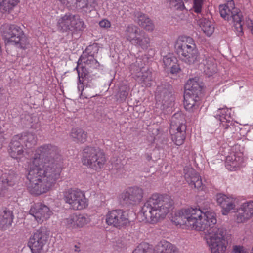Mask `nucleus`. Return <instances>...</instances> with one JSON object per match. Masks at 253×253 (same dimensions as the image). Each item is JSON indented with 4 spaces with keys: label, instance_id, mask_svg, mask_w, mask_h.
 Listing matches in <instances>:
<instances>
[{
    "label": "nucleus",
    "instance_id": "f257e3e1",
    "mask_svg": "<svg viewBox=\"0 0 253 253\" xmlns=\"http://www.w3.org/2000/svg\"><path fill=\"white\" fill-rule=\"evenodd\" d=\"M32 159V165L27 175L29 183V192L40 195L51 189L60 176L62 169V160L58 148L50 144L38 147Z\"/></svg>",
    "mask_w": 253,
    "mask_h": 253
},
{
    "label": "nucleus",
    "instance_id": "f03ea898",
    "mask_svg": "<svg viewBox=\"0 0 253 253\" xmlns=\"http://www.w3.org/2000/svg\"><path fill=\"white\" fill-rule=\"evenodd\" d=\"M203 215L197 230L208 235L206 241L211 253H225L228 244L225 238L226 230L215 226L217 222L216 214L211 209H204Z\"/></svg>",
    "mask_w": 253,
    "mask_h": 253
},
{
    "label": "nucleus",
    "instance_id": "7ed1b4c3",
    "mask_svg": "<svg viewBox=\"0 0 253 253\" xmlns=\"http://www.w3.org/2000/svg\"><path fill=\"white\" fill-rule=\"evenodd\" d=\"M173 204V200L168 195L153 194L142 207V220L153 224L158 223L165 218Z\"/></svg>",
    "mask_w": 253,
    "mask_h": 253
},
{
    "label": "nucleus",
    "instance_id": "20e7f679",
    "mask_svg": "<svg viewBox=\"0 0 253 253\" xmlns=\"http://www.w3.org/2000/svg\"><path fill=\"white\" fill-rule=\"evenodd\" d=\"M98 50L97 45L88 46L78 61V65L75 69L77 71L79 78L78 88L79 91H81V94L84 90V84H85V81L88 78L89 72L92 69H96L100 66L95 58V55Z\"/></svg>",
    "mask_w": 253,
    "mask_h": 253
},
{
    "label": "nucleus",
    "instance_id": "39448f33",
    "mask_svg": "<svg viewBox=\"0 0 253 253\" xmlns=\"http://www.w3.org/2000/svg\"><path fill=\"white\" fill-rule=\"evenodd\" d=\"M0 30L5 42L7 43H13L22 49L29 47L28 39L18 26L5 23L1 26Z\"/></svg>",
    "mask_w": 253,
    "mask_h": 253
},
{
    "label": "nucleus",
    "instance_id": "423d86ee",
    "mask_svg": "<svg viewBox=\"0 0 253 253\" xmlns=\"http://www.w3.org/2000/svg\"><path fill=\"white\" fill-rule=\"evenodd\" d=\"M175 48L180 59L187 64L191 65L200 62L201 56L192 38L188 37L178 41Z\"/></svg>",
    "mask_w": 253,
    "mask_h": 253
},
{
    "label": "nucleus",
    "instance_id": "0eeeda50",
    "mask_svg": "<svg viewBox=\"0 0 253 253\" xmlns=\"http://www.w3.org/2000/svg\"><path fill=\"white\" fill-rule=\"evenodd\" d=\"M86 25L79 14L68 12L57 20V28L61 32H71L72 34L82 31Z\"/></svg>",
    "mask_w": 253,
    "mask_h": 253
},
{
    "label": "nucleus",
    "instance_id": "6e6552de",
    "mask_svg": "<svg viewBox=\"0 0 253 253\" xmlns=\"http://www.w3.org/2000/svg\"><path fill=\"white\" fill-rule=\"evenodd\" d=\"M82 161L84 165L98 170L103 167L106 160L104 153L99 148L86 146L83 150Z\"/></svg>",
    "mask_w": 253,
    "mask_h": 253
},
{
    "label": "nucleus",
    "instance_id": "1a4fd4ad",
    "mask_svg": "<svg viewBox=\"0 0 253 253\" xmlns=\"http://www.w3.org/2000/svg\"><path fill=\"white\" fill-rule=\"evenodd\" d=\"M125 36L127 41L137 47L146 50L150 47L149 37L144 31L135 25H128L125 31Z\"/></svg>",
    "mask_w": 253,
    "mask_h": 253
},
{
    "label": "nucleus",
    "instance_id": "9d476101",
    "mask_svg": "<svg viewBox=\"0 0 253 253\" xmlns=\"http://www.w3.org/2000/svg\"><path fill=\"white\" fill-rule=\"evenodd\" d=\"M64 200L75 210H82L87 205L84 194L78 189L70 188L64 193Z\"/></svg>",
    "mask_w": 253,
    "mask_h": 253
},
{
    "label": "nucleus",
    "instance_id": "9b49d317",
    "mask_svg": "<svg viewBox=\"0 0 253 253\" xmlns=\"http://www.w3.org/2000/svg\"><path fill=\"white\" fill-rule=\"evenodd\" d=\"M49 234L44 227L36 230L30 237L28 245L32 253H41L47 244Z\"/></svg>",
    "mask_w": 253,
    "mask_h": 253
},
{
    "label": "nucleus",
    "instance_id": "f8f14e48",
    "mask_svg": "<svg viewBox=\"0 0 253 253\" xmlns=\"http://www.w3.org/2000/svg\"><path fill=\"white\" fill-rule=\"evenodd\" d=\"M72 11L87 15L93 11L97 5L95 0H59Z\"/></svg>",
    "mask_w": 253,
    "mask_h": 253
},
{
    "label": "nucleus",
    "instance_id": "ddd939ff",
    "mask_svg": "<svg viewBox=\"0 0 253 253\" xmlns=\"http://www.w3.org/2000/svg\"><path fill=\"white\" fill-rule=\"evenodd\" d=\"M106 222L108 225L120 229L129 224L130 221L126 211L122 210H115L106 214Z\"/></svg>",
    "mask_w": 253,
    "mask_h": 253
},
{
    "label": "nucleus",
    "instance_id": "4468645a",
    "mask_svg": "<svg viewBox=\"0 0 253 253\" xmlns=\"http://www.w3.org/2000/svg\"><path fill=\"white\" fill-rule=\"evenodd\" d=\"M203 4V0H193L192 10L198 14L195 17L197 24L201 28L204 33L210 36L213 33L214 27L211 21L202 17L201 12Z\"/></svg>",
    "mask_w": 253,
    "mask_h": 253
},
{
    "label": "nucleus",
    "instance_id": "2eb2a0df",
    "mask_svg": "<svg viewBox=\"0 0 253 253\" xmlns=\"http://www.w3.org/2000/svg\"><path fill=\"white\" fill-rule=\"evenodd\" d=\"M143 196L142 189L137 187H130L121 195L120 201L124 206L136 205L141 202Z\"/></svg>",
    "mask_w": 253,
    "mask_h": 253
},
{
    "label": "nucleus",
    "instance_id": "dca6fc26",
    "mask_svg": "<svg viewBox=\"0 0 253 253\" xmlns=\"http://www.w3.org/2000/svg\"><path fill=\"white\" fill-rule=\"evenodd\" d=\"M172 86L168 83L161 84L158 86L155 94L157 101L160 102L163 106L169 107L174 101Z\"/></svg>",
    "mask_w": 253,
    "mask_h": 253
},
{
    "label": "nucleus",
    "instance_id": "f3484780",
    "mask_svg": "<svg viewBox=\"0 0 253 253\" xmlns=\"http://www.w3.org/2000/svg\"><path fill=\"white\" fill-rule=\"evenodd\" d=\"M29 212L39 223H42L49 218L51 214L49 208L41 203L34 204L31 207Z\"/></svg>",
    "mask_w": 253,
    "mask_h": 253
},
{
    "label": "nucleus",
    "instance_id": "a211bd4d",
    "mask_svg": "<svg viewBox=\"0 0 253 253\" xmlns=\"http://www.w3.org/2000/svg\"><path fill=\"white\" fill-rule=\"evenodd\" d=\"M20 134L14 135L11 139L9 145V153L11 157L14 159H18L23 154L24 145L22 141Z\"/></svg>",
    "mask_w": 253,
    "mask_h": 253
},
{
    "label": "nucleus",
    "instance_id": "6ab92c4d",
    "mask_svg": "<svg viewBox=\"0 0 253 253\" xmlns=\"http://www.w3.org/2000/svg\"><path fill=\"white\" fill-rule=\"evenodd\" d=\"M186 216L188 221V226L197 230V226L200 225L202 220L203 210L197 208L185 209Z\"/></svg>",
    "mask_w": 253,
    "mask_h": 253
},
{
    "label": "nucleus",
    "instance_id": "aec40b11",
    "mask_svg": "<svg viewBox=\"0 0 253 253\" xmlns=\"http://www.w3.org/2000/svg\"><path fill=\"white\" fill-rule=\"evenodd\" d=\"M204 66V72L208 77L212 76L216 73L217 65L214 58L211 56L206 55H201L200 62H198Z\"/></svg>",
    "mask_w": 253,
    "mask_h": 253
},
{
    "label": "nucleus",
    "instance_id": "412c9836",
    "mask_svg": "<svg viewBox=\"0 0 253 253\" xmlns=\"http://www.w3.org/2000/svg\"><path fill=\"white\" fill-rule=\"evenodd\" d=\"M186 127L184 124L183 115L180 112L175 113L171 119L170 126V133H175L176 132H185Z\"/></svg>",
    "mask_w": 253,
    "mask_h": 253
},
{
    "label": "nucleus",
    "instance_id": "4be33fe9",
    "mask_svg": "<svg viewBox=\"0 0 253 253\" xmlns=\"http://www.w3.org/2000/svg\"><path fill=\"white\" fill-rule=\"evenodd\" d=\"M17 175L13 171H9L3 173L0 178V196L3 194L5 191L15 184Z\"/></svg>",
    "mask_w": 253,
    "mask_h": 253
},
{
    "label": "nucleus",
    "instance_id": "5701e85b",
    "mask_svg": "<svg viewBox=\"0 0 253 253\" xmlns=\"http://www.w3.org/2000/svg\"><path fill=\"white\" fill-rule=\"evenodd\" d=\"M216 201L222 208V213L226 215L229 211L235 208V204L232 199L225 195L218 194L216 195Z\"/></svg>",
    "mask_w": 253,
    "mask_h": 253
},
{
    "label": "nucleus",
    "instance_id": "b1692460",
    "mask_svg": "<svg viewBox=\"0 0 253 253\" xmlns=\"http://www.w3.org/2000/svg\"><path fill=\"white\" fill-rule=\"evenodd\" d=\"M14 215L12 211L5 208L0 211V229L2 230L8 229L12 225Z\"/></svg>",
    "mask_w": 253,
    "mask_h": 253
},
{
    "label": "nucleus",
    "instance_id": "393cba45",
    "mask_svg": "<svg viewBox=\"0 0 253 253\" xmlns=\"http://www.w3.org/2000/svg\"><path fill=\"white\" fill-rule=\"evenodd\" d=\"M153 253H179L178 248L166 240L159 242L155 246Z\"/></svg>",
    "mask_w": 253,
    "mask_h": 253
},
{
    "label": "nucleus",
    "instance_id": "a878e982",
    "mask_svg": "<svg viewBox=\"0 0 253 253\" xmlns=\"http://www.w3.org/2000/svg\"><path fill=\"white\" fill-rule=\"evenodd\" d=\"M137 22L140 27L148 31H153L155 28L154 23L148 16L142 13H138Z\"/></svg>",
    "mask_w": 253,
    "mask_h": 253
},
{
    "label": "nucleus",
    "instance_id": "bb28decb",
    "mask_svg": "<svg viewBox=\"0 0 253 253\" xmlns=\"http://www.w3.org/2000/svg\"><path fill=\"white\" fill-rule=\"evenodd\" d=\"M199 96L192 94V93L185 92L184 95V105L187 110H191L197 107Z\"/></svg>",
    "mask_w": 253,
    "mask_h": 253
},
{
    "label": "nucleus",
    "instance_id": "cd10ccee",
    "mask_svg": "<svg viewBox=\"0 0 253 253\" xmlns=\"http://www.w3.org/2000/svg\"><path fill=\"white\" fill-rule=\"evenodd\" d=\"M22 143L24 147L30 149L35 146L37 142V137L35 134L30 132L20 133Z\"/></svg>",
    "mask_w": 253,
    "mask_h": 253
},
{
    "label": "nucleus",
    "instance_id": "c85d7f7f",
    "mask_svg": "<svg viewBox=\"0 0 253 253\" xmlns=\"http://www.w3.org/2000/svg\"><path fill=\"white\" fill-rule=\"evenodd\" d=\"M185 88L186 90L185 92L192 93V94L197 96H199L201 93V86L194 79H189L188 80L185 84Z\"/></svg>",
    "mask_w": 253,
    "mask_h": 253
},
{
    "label": "nucleus",
    "instance_id": "c756f323",
    "mask_svg": "<svg viewBox=\"0 0 253 253\" xmlns=\"http://www.w3.org/2000/svg\"><path fill=\"white\" fill-rule=\"evenodd\" d=\"M70 135L73 140L76 142L84 143L87 139V133L81 128H73Z\"/></svg>",
    "mask_w": 253,
    "mask_h": 253
},
{
    "label": "nucleus",
    "instance_id": "7c9ffc66",
    "mask_svg": "<svg viewBox=\"0 0 253 253\" xmlns=\"http://www.w3.org/2000/svg\"><path fill=\"white\" fill-rule=\"evenodd\" d=\"M171 221L176 225L185 224L188 226V221L186 216L185 209L175 212L174 216L172 217Z\"/></svg>",
    "mask_w": 253,
    "mask_h": 253
},
{
    "label": "nucleus",
    "instance_id": "2f4dec72",
    "mask_svg": "<svg viewBox=\"0 0 253 253\" xmlns=\"http://www.w3.org/2000/svg\"><path fill=\"white\" fill-rule=\"evenodd\" d=\"M18 3V0H0L1 11L2 13H9Z\"/></svg>",
    "mask_w": 253,
    "mask_h": 253
},
{
    "label": "nucleus",
    "instance_id": "473e14b6",
    "mask_svg": "<svg viewBox=\"0 0 253 253\" xmlns=\"http://www.w3.org/2000/svg\"><path fill=\"white\" fill-rule=\"evenodd\" d=\"M241 158L240 156H237L235 153H231L230 155L226 157L227 166L228 165L232 166L233 168L239 166V163L241 161Z\"/></svg>",
    "mask_w": 253,
    "mask_h": 253
},
{
    "label": "nucleus",
    "instance_id": "72a5a7b5",
    "mask_svg": "<svg viewBox=\"0 0 253 253\" xmlns=\"http://www.w3.org/2000/svg\"><path fill=\"white\" fill-rule=\"evenodd\" d=\"M243 16L241 13L238 14L237 15H234L233 17L230 18L232 19L234 22V25L237 31L238 32V35H242L243 34L242 24L241 23Z\"/></svg>",
    "mask_w": 253,
    "mask_h": 253
},
{
    "label": "nucleus",
    "instance_id": "f704fd0d",
    "mask_svg": "<svg viewBox=\"0 0 253 253\" xmlns=\"http://www.w3.org/2000/svg\"><path fill=\"white\" fill-rule=\"evenodd\" d=\"M172 141L178 146L182 145L185 139V132H176L170 133Z\"/></svg>",
    "mask_w": 253,
    "mask_h": 253
},
{
    "label": "nucleus",
    "instance_id": "c9c22d12",
    "mask_svg": "<svg viewBox=\"0 0 253 253\" xmlns=\"http://www.w3.org/2000/svg\"><path fill=\"white\" fill-rule=\"evenodd\" d=\"M249 218L253 216V201L244 203L240 207Z\"/></svg>",
    "mask_w": 253,
    "mask_h": 253
},
{
    "label": "nucleus",
    "instance_id": "e433bc0d",
    "mask_svg": "<svg viewBox=\"0 0 253 253\" xmlns=\"http://www.w3.org/2000/svg\"><path fill=\"white\" fill-rule=\"evenodd\" d=\"M191 188H196L198 190L203 189V183L202 179L198 172L196 173L195 175L192 179L191 182H187Z\"/></svg>",
    "mask_w": 253,
    "mask_h": 253
},
{
    "label": "nucleus",
    "instance_id": "4c0bfd02",
    "mask_svg": "<svg viewBox=\"0 0 253 253\" xmlns=\"http://www.w3.org/2000/svg\"><path fill=\"white\" fill-rule=\"evenodd\" d=\"M184 176L187 182H191L192 179L195 175L197 172L196 170L191 167H185L183 169Z\"/></svg>",
    "mask_w": 253,
    "mask_h": 253
},
{
    "label": "nucleus",
    "instance_id": "58836bf2",
    "mask_svg": "<svg viewBox=\"0 0 253 253\" xmlns=\"http://www.w3.org/2000/svg\"><path fill=\"white\" fill-rule=\"evenodd\" d=\"M76 219V214H72L64 220V223L68 228L76 229L77 228Z\"/></svg>",
    "mask_w": 253,
    "mask_h": 253
},
{
    "label": "nucleus",
    "instance_id": "ea45409f",
    "mask_svg": "<svg viewBox=\"0 0 253 253\" xmlns=\"http://www.w3.org/2000/svg\"><path fill=\"white\" fill-rule=\"evenodd\" d=\"M170 7H175L177 10H182L185 6L182 0H166Z\"/></svg>",
    "mask_w": 253,
    "mask_h": 253
},
{
    "label": "nucleus",
    "instance_id": "a19ab883",
    "mask_svg": "<svg viewBox=\"0 0 253 253\" xmlns=\"http://www.w3.org/2000/svg\"><path fill=\"white\" fill-rule=\"evenodd\" d=\"M219 12L220 16L225 20H229L230 9L225 4L219 6Z\"/></svg>",
    "mask_w": 253,
    "mask_h": 253
},
{
    "label": "nucleus",
    "instance_id": "79ce46f5",
    "mask_svg": "<svg viewBox=\"0 0 253 253\" xmlns=\"http://www.w3.org/2000/svg\"><path fill=\"white\" fill-rule=\"evenodd\" d=\"M76 227L81 228L88 222V219L84 214H76Z\"/></svg>",
    "mask_w": 253,
    "mask_h": 253
},
{
    "label": "nucleus",
    "instance_id": "37998d69",
    "mask_svg": "<svg viewBox=\"0 0 253 253\" xmlns=\"http://www.w3.org/2000/svg\"><path fill=\"white\" fill-rule=\"evenodd\" d=\"M235 216L236 221L238 223L245 222L250 219L240 208L238 209Z\"/></svg>",
    "mask_w": 253,
    "mask_h": 253
},
{
    "label": "nucleus",
    "instance_id": "c03bdc74",
    "mask_svg": "<svg viewBox=\"0 0 253 253\" xmlns=\"http://www.w3.org/2000/svg\"><path fill=\"white\" fill-rule=\"evenodd\" d=\"M149 245L145 242L140 243L132 253H149Z\"/></svg>",
    "mask_w": 253,
    "mask_h": 253
},
{
    "label": "nucleus",
    "instance_id": "a18cd8bd",
    "mask_svg": "<svg viewBox=\"0 0 253 253\" xmlns=\"http://www.w3.org/2000/svg\"><path fill=\"white\" fill-rule=\"evenodd\" d=\"M163 63L165 67L166 68H170L174 63L176 62L177 59L175 57L169 54L165 56L163 59Z\"/></svg>",
    "mask_w": 253,
    "mask_h": 253
},
{
    "label": "nucleus",
    "instance_id": "49530a36",
    "mask_svg": "<svg viewBox=\"0 0 253 253\" xmlns=\"http://www.w3.org/2000/svg\"><path fill=\"white\" fill-rule=\"evenodd\" d=\"M128 94V89L126 86H122L119 88L117 95L120 101L125 100Z\"/></svg>",
    "mask_w": 253,
    "mask_h": 253
},
{
    "label": "nucleus",
    "instance_id": "de8ad7c7",
    "mask_svg": "<svg viewBox=\"0 0 253 253\" xmlns=\"http://www.w3.org/2000/svg\"><path fill=\"white\" fill-rule=\"evenodd\" d=\"M230 119L231 118H225V117L221 116L220 118H219V120L221 122V126H222L225 129H228L233 124V122L231 121Z\"/></svg>",
    "mask_w": 253,
    "mask_h": 253
},
{
    "label": "nucleus",
    "instance_id": "09e8293b",
    "mask_svg": "<svg viewBox=\"0 0 253 253\" xmlns=\"http://www.w3.org/2000/svg\"><path fill=\"white\" fill-rule=\"evenodd\" d=\"M220 113L217 114L215 116V117L217 118V117L220 118L221 116L225 117V118H231L230 110L227 107H223L218 108V111Z\"/></svg>",
    "mask_w": 253,
    "mask_h": 253
},
{
    "label": "nucleus",
    "instance_id": "8fccbe9b",
    "mask_svg": "<svg viewBox=\"0 0 253 253\" xmlns=\"http://www.w3.org/2000/svg\"><path fill=\"white\" fill-rule=\"evenodd\" d=\"M142 75H139L138 77H140V81L142 83H146L151 80V72L150 71H147L145 73L142 72Z\"/></svg>",
    "mask_w": 253,
    "mask_h": 253
},
{
    "label": "nucleus",
    "instance_id": "3c124183",
    "mask_svg": "<svg viewBox=\"0 0 253 253\" xmlns=\"http://www.w3.org/2000/svg\"><path fill=\"white\" fill-rule=\"evenodd\" d=\"M232 253H247V251L243 246L235 245L233 247Z\"/></svg>",
    "mask_w": 253,
    "mask_h": 253
},
{
    "label": "nucleus",
    "instance_id": "603ef678",
    "mask_svg": "<svg viewBox=\"0 0 253 253\" xmlns=\"http://www.w3.org/2000/svg\"><path fill=\"white\" fill-rule=\"evenodd\" d=\"M181 71L179 65L176 62L170 67V72L171 74H177Z\"/></svg>",
    "mask_w": 253,
    "mask_h": 253
},
{
    "label": "nucleus",
    "instance_id": "864d4df0",
    "mask_svg": "<svg viewBox=\"0 0 253 253\" xmlns=\"http://www.w3.org/2000/svg\"><path fill=\"white\" fill-rule=\"evenodd\" d=\"M99 25L102 28H108L110 27L111 23L109 20L104 19L99 22Z\"/></svg>",
    "mask_w": 253,
    "mask_h": 253
},
{
    "label": "nucleus",
    "instance_id": "5fc2aeb1",
    "mask_svg": "<svg viewBox=\"0 0 253 253\" xmlns=\"http://www.w3.org/2000/svg\"><path fill=\"white\" fill-rule=\"evenodd\" d=\"M241 13V12L240 10L235 7H233L232 9H230V18L233 17L234 15H237L238 14Z\"/></svg>",
    "mask_w": 253,
    "mask_h": 253
},
{
    "label": "nucleus",
    "instance_id": "6e6d98bb",
    "mask_svg": "<svg viewBox=\"0 0 253 253\" xmlns=\"http://www.w3.org/2000/svg\"><path fill=\"white\" fill-rule=\"evenodd\" d=\"M247 26L253 35V20H250L247 22Z\"/></svg>",
    "mask_w": 253,
    "mask_h": 253
},
{
    "label": "nucleus",
    "instance_id": "4d7b16f0",
    "mask_svg": "<svg viewBox=\"0 0 253 253\" xmlns=\"http://www.w3.org/2000/svg\"><path fill=\"white\" fill-rule=\"evenodd\" d=\"M116 246L119 248H122L124 246V244L122 243V241L120 240H118L116 242Z\"/></svg>",
    "mask_w": 253,
    "mask_h": 253
},
{
    "label": "nucleus",
    "instance_id": "13d9d810",
    "mask_svg": "<svg viewBox=\"0 0 253 253\" xmlns=\"http://www.w3.org/2000/svg\"><path fill=\"white\" fill-rule=\"evenodd\" d=\"M151 157L150 156H149V155H148V156H147V159H148V160H150V159H151Z\"/></svg>",
    "mask_w": 253,
    "mask_h": 253
},
{
    "label": "nucleus",
    "instance_id": "bf43d9fd",
    "mask_svg": "<svg viewBox=\"0 0 253 253\" xmlns=\"http://www.w3.org/2000/svg\"><path fill=\"white\" fill-rule=\"evenodd\" d=\"M232 4V2H230L229 3H228V4H230V5H231Z\"/></svg>",
    "mask_w": 253,
    "mask_h": 253
},
{
    "label": "nucleus",
    "instance_id": "052dcab7",
    "mask_svg": "<svg viewBox=\"0 0 253 253\" xmlns=\"http://www.w3.org/2000/svg\"><path fill=\"white\" fill-rule=\"evenodd\" d=\"M250 253H253V251H252V252H251Z\"/></svg>",
    "mask_w": 253,
    "mask_h": 253
}]
</instances>
